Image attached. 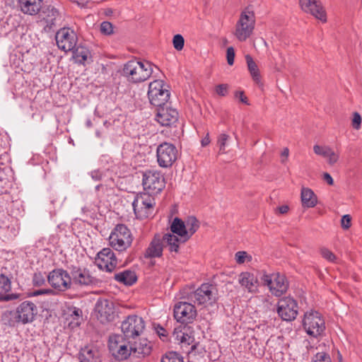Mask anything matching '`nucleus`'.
<instances>
[{
  "label": "nucleus",
  "mask_w": 362,
  "mask_h": 362,
  "mask_svg": "<svg viewBox=\"0 0 362 362\" xmlns=\"http://www.w3.org/2000/svg\"><path fill=\"white\" fill-rule=\"evenodd\" d=\"M153 73V65L148 62L131 60L122 69V75L127 81L139 83L146 81Z\"/></svg>",
  "instance_id": "f257e3e1"
},
{
  "label": "nucleus",
  "mask_w": 362,
  "mask_h": 362,
  "mask_svg": "<svg viewBox=\"0 0 362 362\" xmlns=\"http://www.w3.org/2000/svg\"><path fill=\"white\" fill-rule=\"evenodd\" d=\"M255 15L249 7L245 8L238 20L234 30V35L238 40L245 42L251 37L255 27Z\"/></svg>",
  "instance_id": "f03ea898"
},
{
  "label": "nucleus",
  "mask_w": 362,
  "mask_h": 362,
  "mask_svg": "<svg viewBox=\"0 0 362 362\" xmlns=\"http://www.w3.org/2000/svg\"><path fill=\"white\" fill-rule=\"evenodd\" d=\"M133 235L129 228L124 224H117L109 236V245L116 251H127L132 244Z\"/></svg>",
  "instance_id": "7ed1b4c3"
},
{
  "label": "nucleus",
  "mask_w": 362,
  "mask_h": 362,
  "mask_svg": "<svg viewBox=\"0 0 362 362\" xmlns=\"http://www.w3.org/2000/svg\"><path fill=\"white\" fill-rule=\"evenodd\" d=\"M148 98L151 105L163 106L170 99L169 86L161 79H156L148 85Z\"/></svg>",
  "instance_id": "20e7f679"
},
{
  "label": "nucleus",
  "mask_w": 362,
  "mask_h": 362,
  "mask_svg": "<svg viewBox=\"0 0 362 362\" xmlns=\"http://www.w3.org/2000/svg\"><path fill=\"white\" fill-rule=\"evenodd\" d=\"M188 300L197 305H212L217 300V290L212 284H203L189 294Z\"/></svg>",
  "instance_id": "39448f33"
},
{
  "label": "nucleus",
  "mask_w": 362,
  "mask_h": 362,
  "mask_svg": "<svg viewBox=\"0 0 362 362\" xmlns=\"http://www.w3.org/2000/svg\"><path fill=\"white\" fill-rule=\"evenodd\" d=\"M303 326L308 334L317 337L325 329V322L322 315L315 310H309L304 314Z\"/></svg>",
  "instance_id": "423d86ee"
},
{
  "label": "nucleus",
  "mask_w": 362,
  "mask_h": 362,
  "mask_svg": "<svg viewBox=\"0 0 362 362\" xmlns=\"http://www.w3.org/2000/svg\"><path fill=\"white\" fill-rule=\"evenodd\" d=\"M155 204L154 198L148 193L137 194L132 203L135 215L140 219L152 215Z\"/></svg>",
  "instance_id": "0eeeda50"
},
{
  "label": "nucleus",
  "mask_w": 362,
  "mask_h": 362,
  "mask_svg": "<svg viewBox=\"0 0 362 362\" xmlns=\"http://www.w3.org/2000/svg\"><path fill=\"white\" fill-rule=\"evenodd\" d=\"M124 338V334H112L109 337V350L118 360H125L131 356L130 345Z\"/></svg>",
  "instance_id": "6e6552de"
},
{
  "label": "nucleus",
  "mask_w": 362,
  "mask_h": 362,
  "mask_svg": "<svg viewBox=\"0 0 362 362\" xmlns=\"http://www.w3.org/2000/svg\"><path fill=\"white\" fill-rule=\"evenodd\" d=\"M145 327V322L141 317L129 315L122 321L121 330L126 338L134 339L143 333Z\"/></svg>",
  "instance_id": "1a4fd4ad"
},
{
  "label": "nucleus",
  "mask_w": 362,
  "mask_h": 362,
  "mask_svg": "<svg viewBox=\"0 0 362 362\" xmlns=\"http://www.w3.org/2000/svg\"><path fill=\"white\" fill-rule=\"evenodd\" d=\"M261 281L264 285L268 286L270 292L276 296H281L288 289V285L286 277L279 273L264 274L261 277Z\"/></svg>",
  "instance_id": "9d476101"
},
{
  "label": "nucleus",
  "mask_w": 362,
  "mask_h": 362,
  "mask_svg": "<svg viewBox=\"0 0 362 362\" xmlns=\"http://www.w3.org/2000/svg\"><path fill=\"white\" fill-rule=\"evenodd\" d=\"M143 186L146 193L158 194L165 187L164 177L158 171L148 170L144 174Z\"/></svg>",
  "instance_id": "9b49d317"
},
{
  "label": "nucleus",
  "mask_w": 362,
  "mask_h": 362,
  "mask_svg": "<svg viewBox=\"0 0 362 362\" xmlns=\"http://www.w3.org/2000/svg\"><path fill=\"white\" fill-rule=\"evenodd\" d=\"M157 161L162 168L170 167L177 158L176 147L168 142L160 144L156 150Z\"/></svg>",
  "instance_id": "f8f14e48"
},
{
  "label": "nucleus",
  "mask_w": 362,
  "mask_h": 362,
  "mask_svg": "<svg viewBox=\"0 0 362 362\" xmlns=\"http://www.w3.org/2000/svg\"><path fill=\"white\" fill-rule=\"evenodd\" d=\"M55 40L59 49L69 52L73 50L76 47L78 37L73 29L62 28L57 32Z\"/></svg>",
  "instance_id": "ddd939ff"
},
{
  "label": "nucleus",
  "mask_w": 362,
  "mask_h": 362,
  "mask_svg": "<svg viewBox=\"0 0 362 362\" xmlns=\"http://www.w3.org/2000/svg\"><path fill=\"white\" fill-rule=\"evenodd\" d=\"M95 313L101 323L112 322L116 317L114 303L107 299H100L97 301Z\"/></svg>",
  "instance_id": "4468645a"
},
{
  "label": "nucleus",
  "mask_w": 362,
  "mask_h": 362,
  "mask_svg": "<svg viewBox=\"0 0 362 362\" xmlns=\"http://www.w3.org/2000/svg\"><path fill=\"white\" fill-rule=\"evenodd\" d=\"M197 316L194 305L187 302H179L174 307V317L181 323L192 322Z\"/></svg>",
  "instance_id": "2eb2a0df"
},
{
  "label": "nucleus",
  "mask_w": 362,
  "mask_h": 362,
  "mask_svg": "<svg viewBox=\"0 0 362 362\" xmlns=\"http://www.w3.org/2000/svg\"><path fill=\"white\" fill-rule=\"evenodd\" d=\"M277 313L284 320H294L298 314L296 301L291 297L280 299L278 302Z\"/></svg>",
  "instance_id": "dca6fc26"
},
{
  "label": "nucleus",
  "mask_w": 362,
  "mask_h": 362,
  "mask_svg": "<svg viewBox=\"0 0 362 362\" xmlns=\"http://www.w3.org/2000/svg\"><path fill=\"white\" fill-rule=\"evenodd\" d=\"M37 314L36 305L30 301L25 300L21 303L16 308V319L23 324L32 322Z\"/></svg>",
  "instance_id": "f3484780"
},
{
  "label": "nucleus",
  "mask_w": 362,
  "mask_h": 362,
  "mask_svg": "<svg viewBox=\"0 0 362 362\" xmlns=\"http://www.w3.org/2000/svg\"><path fill=\"white\" fill-rule=\"evenodd\" d=\"M300 8L322 23L327 22V13L320 0H299Z\"/></svg>",
  "instance_id": "a211bd4d"
},
{
  "label": "nucleus",
  "mask_w": 362,
  "mask_h": 362,
  "mask_svg": "<svg viewBox=\"0 0 362 362\" xmlns=\"http://www.w3.org/2000/svg\"><path fill=\"white\" fill-rule=\"evenodd\" d=\"M49 284L55 289L65 291L71 284V278L68 272L63 269H54L47 276Z\"/></svg>",
  "instance_id": "6ab92c4d"
},
{
  "label": "nucleus",
  "mask_w": 362,
  "mask_h": 362,
  "mask_svg": "<svg viewBox=\"0 0 362 362\" xmlns=\"http://www.w3.org/2000/svg\"><path fill=\"white\" fill-rule=\"evenodd\" d=\"M117 259L114 252L109 247L100 250L95 258V264L104 271L111 272L117 266Z\"/></svg>",
  "instance_id": "aec40b11"
},
{
  "label": "nucleus",
  "mask_w": 362,
  "mask_h": 362,
  "mask_svg": "<svg viewBox=\"0 0 362 362\" xmlns=\"http://www.w3.org/2000/svg\"><path fill=\"white\" fill-rule=\"evenodd\" d=\"M314 153L325 159L327 163L333 166L336 165L340 158V153L339 151H335L331 146L327 145H318L313 146Z\"/></svg>",
  "instance_id": "412c9836"
},
{
  "label": "nucleus",
  "mask_w": 362,
  "mask_h": 362,
  "mask_svg": "<svg viewBox=\"0 0 362 362\" xmlns=\"http://www.w3.org/2000/svg\"><path fill=\"white\" fill-rule=\"evenodd\" d=\"M131 356L143 358L150 355L152 351L151 343L146 338L139 339L130 345Z\"/></svg>",
  "instance_id": "4be33fe9"
},
{
  "label": "nucleus",
  "mask_w": 362,
  "mask_h": 362,
  "mask_svg": "<svg viewBox=\"0 0 362 362\" xmlns=\"http://www.w3.org/2000/svg\"><path fill=\"white\" fill-rule=\"evenodd\" d=\"M178 112L175 109L170 107H159L158 109L156 119L162 126H170L177 122Z\"/></svg>",
  "instance_id": "5701e85b"
},
{
  "label": "nucleus",
  "mask_w": 362,
  "mask_h": 362,
  "mask_svg": "<svg viewBox=\"0 0 362 362\" xmlns=\"http://www.w3.org/2000/svg\"><path fill=\"white\" fill-rule=\"evenodd\" d=\"M164 245L161 235L156 234L146 250L144 256L146 258L160 257L163 255Z\"/></svg>",
  "instance_id": "b1692460"
},
{
  "label": "nucleus",
  "mask_w": 362,
  "mask_h": 362,
  "mask_svg": "<svg viewBox=\"0 0 362 362\" xmlns=\"http://www.w3.org/2000/svg\"><path fill=\"white\" fill-rule=\"evenodd\" d=\"M78 359L80 362H101L102 354L97 347L87 346L81 349Z\"/></svg>",
  "instance_id": "393cba45"
},
{
  "label": "nucleus",
  "mask_w": 362,
  "mask_h": 362,
  "mask_svg": "<svg viewBox=\"0 0 362 362\" xmlns=\"http://www.w3.org/2000/svg\"><path fill=\"white\" fill-rule=\"evenodd\" d=\"M238 283L250 293H255L258 290V280L256 276L250 272H242L238 275Z\"/></svg>",
  "instance_id": "a878e982"
},
{
  "label": "nucleus",
  "mask_w": 362,
  "mask_h": 362,
  "mask_svg": "<svg viewBox=\"0 0 362 362\" xmlns=\"http://www.w3.org/2000/svg\"><path fill=\"white\" fill-rule=\"evenodd\" d=\"M71 283L81 286L95 284L97 279L92 276L90 272L85 269H77L71 273Z\"/></svg>",
  "instance_id": "bb28decb"
},
{
  "label": "nucleus",
  "mask_w": 362,
  "mask_h": 362,
  "mask_svg": "<svg viewBox=\"0 0 362 362\" xmlns=\"http://www.w3.org/2000/svg\"><path fill=\"white\" fill-rule=\"evenodd\" d=\"M11 280L6 275L0 274V300L8 301L17 299L19 295L11 293Z\"/></svg>",
  "instance_id": "cd10ccee"
},
{
  "label": "nucleus",
  "mask_w": 362,
  "mask_h": 362,
  "mask_svg": "<svg viewBox=\"0 0 362 362\" xmlns=\"http://www.w3.org/2000/svg\"><path fill=\"white\" fill-rule=\"evenodd\" d=\"M43 0H19L21 11L27 15H36L42 8Z\"/></svg>",
  "instance_id": "c85d7f7f"
},
{
  "label": "nucleus",
  "mask_w": 362,
  "mask_h": 362,
  "mask_svg": "<svg viewBox=\"0 0 362 362\" xmlns=\"http://www.w3.org/2000/svg\"><path fill=\"white\" fill-rule=\"evenodd\" d=\"M161 238L164 246L165 245L168 247L170 252H178L180 245L185 243L182 241L180 237L177 236L173 233H166L161 236Z\"/></svg>",
  "instance_id": "c756f323"
},
{
  "label": "nucleus",
  "mask_w": 362,
  "mask_h": 362,
  "mask_svg": "<svg viewBox=\"0 0 362 362\" xmlns=\"http://www.w3.org/2000/svg\"><path fill=\"white\" fill-rule=\"evenodd\" d=\"M300 198L303 207L313 208L317 204V197L314 192L310 188H302Z\"/></svg>",
  "instance_id": "7c9ffc66"
},
{
  "label": "nucleus",
  "mask_w": 362,
  "mask_h": 362,
  "mask_svg": "<svg viewBox=\"0 0 362 362\" xmlns=\"http://www.w3.org/2000/svg\"><path fill=\"white\" fill-rule=\"evenodd\" d=\"M171 232L181 238L183 242H187L189 238L185 233L186 228L184 221L180 218H175L170 224Z\"/></svg>",
  "instance_id": "2f4dec72"
},
{
  "label": "nucleus",
  "mask_w": 362,
  "mask_h": 362,
  "mask_svg": "<svg viewBox=\"0 0 362 362\" xmlns=\"http://www.w3.org/2000/svg\"><path fill=\"white\" fill-rule=\"evenodd\" d=\"M115 279L116 281L122 283L124 285L131 286L136 281L137 276L134 272L125 270L122 272L116 274L115 275Z\"/></svg>",
  "instance_id": "473e14b6"
},
{
  "label": "nucleus",
  "mask_w": 362,
  "mask_h": 362,
  "mask_svg": "<svg viewBox=\"0 0 362 362\" xmlns=\"http://www.w3.org/2000/svg\"><path fill=\"white\" fill-rule=\"evenodd\" d=\"M73 57L76 63L84 64L90 59L91 55L87 47L80 45L74 51Z\"/></svg>",
  "instance_id": "72a5a7b5"
},
{
  "label": "nucleus",
  "mask_w": 362,
  "mask_h": 362,
  "mask_svg": "<svg viewBox=\"0 0 362 362\" xmlns=\"http://www.w3.org/2000/svg\"><path fill=\"white\" fill-rule=\"evenodd\" d=\"M245 61L247 63L248 71L254 80L257 83H261V76L259 70L256 62L253 60L252 57L250 54L245 55Z\"/></svg>",
  "instance_id": "f704fd0d"
},
{
  "label": "nucleus",
  "mask_w": 362,
  "mask_h": 362,
  "mask_svg": "<svg viewBox=\"0 0 362 362\" xmlns=\"http://www.w3.org/2000/svg\"><path fill=\"white\" fill-rule=\"evenodd\" d=\"M184 222L187 230L185 233L187 234V237L189 239L199 229L200 224L194 216L187 217Z\"/></svg>",
  "instance_id": "c9c22d12"
},
{
  "label": "nucleus",
  "mask_w": 362,
  "mask_h": 362,
  "mask_svg": "<svg viewBox=\"0 0 362 362\" xmlns=\"http://www.w3.org/2000/svg\"><path fill=\"white\" fill-rule=\"evenodd\" d=\"M173 337L175 340L182 344L189 345L194 340V339L187 333L178 329H175Z\"/></svg>",
  "instance_id": "e433bc0d"
},
{
  "label": "nucleus",
  "mask_w": 362,
  "mask_h": 362,
  "mask_svg": "<svg viewBox=\"0 0 362 362\" xmlns=\"http://www.w3.org/2000/svg\"><path fill=\"white\" fill-rule=\"evenodd\" d=\"M59 16V12L55 8L48 7L46 11V16L43 18L47 23V26L51 28L52 25H55Z\"/></svg>",
  "instance_id": "4c0bfd02"
},
{
  "label": "nucleus",
  "mask_w": 362,
  "mask_h": 362,
  "mask_svg": "<svg viewBox=\"0 0 362 362\" xmlns=\"http://www.w3.org/2000/svg\"><path fill=\"white\" fill-rule=\"evenodd\" d=\"M230 137L227 134H221L217 138V146H218V153H226V147L228 145V141Z\"/></svg>",
  "instance_id": "58836bf2"
},
{
  "label": "nucleus",
  "mask_w": 362,
  "mask_h": 362,
  "mask_svg": "<svg viewBox=\"0 0 362 362\" xmlns=\"http://www.w3.org/2000/svg\"><path fill=\"white\" fill-rule=\"evenodd\" d=\"M160 362H184L182 356L175 351H168L161 358Z\"/></svg>",
  "instance_id": "ea45409f"
},
{
  "label": "nucleus",
  "mask_w": 362,
  "mask_h": 362,
  "mask_svg": "<svg viewBox=\"0 0 362 362\" xmlns=\"http://www.w3.org/2000/svg\"><path fill=\"white\" fill-rule=\"evenodd\" d=\"M321 256L327 261L335 263L337 261V256L329 249L322 247L320 250Z\"/></svg>",
  "instance_id": "a19ab883"
},
{
  "label": "nucleus",
  "mask_w": 362,
  "mask_h": 362,
  "mask_svg": "<svg viewBox=\"0 0 362 362\" xmlns=\"http://www.w3.org/2000/svg\"><path fill=\"white\" fill-rule=\"evenodd\" d=\"M235 259L238 264H243L246 262H250L252 257L245 251H239L235 253Z\"/></svg>",
  "instance_id": "79ce46f5"
},
{
  "label": "nucleus",
  "mask_w": 362,
  "mask_h": 362,
  "mask_svg": "<svg viewBox=\"0 0 362 362\" xmlns=\"http://www.w3.org/2000/svg\"><path fill=\"white\" fill-rule=\"evenodd\" d=\"M204 349L199 344L192 345L190 351H188L190 358L195 357L198 354L200 357H203L205 354Z\"/></svg>",
  "instance_id": "37998d69"
},
{
  "label": "nucleus",
  "mask_w": 362,
  "mask_h": 362,
  "mask_svg": "<svg viewBox=\"0 0 362 362\" xmlns=\"http://www.w3.org/2000/svg\"><path fill=\"white\" fill-rule=\"evenodd\" d=\"M81 314L82 311L78 308H74V310L72 312V314L71 315V317L73 318V321L70 322V325L74 327L75 326H78L82 320L81 318Z\"/></svg>",
  "instance_id": "c03bdc74"
},
{
  "label": "nucleus",
  "mask_w": 362,
  "mask_h": 362,
  "mask_svg": "<svg viewBox=\"0 0 362 362\" xmlns=\"http://www.w3.org/2000/svg\"><path fill=\"white\" fill-rule=\"evenodd\" d=\"M173 45L177 51H181L185 45V39L180 34L174 35L173 38Z\"/></svg>",
  "instance_id": "a18cd8bd"
},
{
  "label": "nucleus",
  "mask_w": 362,
  "mask_h": 362,
  "mask_svg": "<svg viewBox=\"0 0 362 362\" xmlns=\"http://www.w3.org/2000/svg\"><path fill=\"white\" fill-rule=\"evenodd\" d=\"M311 362H332V361L329 354L325 352H319L314 356Z\"/></svg>",
  "instance_id": "49530a36"
},
{
  "label": "nucleus",
  "mask_w": 362,
  "mask_h": 362,
  "mask_svg": "<svg viewBox=\"0 0 362 362\" xmlns=\"http://www.w3.org/2000/svg\"><path fill=\"white\" fill-rule=\"evenodd\" d=\"M100 32L106 35H111L114 33L113 25L108 21H104L100 24Z\"/></svg>",
  "instance_id": "de8ad7c7"
},
{
  "label": "nucleus",
  "mask_w": 362,
  "mask_h": 362,
  "mask_svg": "<svg viewBox=\"0 0 362 362\" xmlns=\"http://www.w3.org/2000/svg\"><path fill=\"white\" fill-rule=\"evenodd\" d=\"M45 274L41 272L35 273L33 278V282L35 286H41L45 283L46 279Z\"/></svg>",
  "instance_id": "09e8293b"
},
{
  "label": "nucleus",
  "mask_w": 362,
  "mask_h": 362,
  "mask_svg": "<svg viewBox=\"0 0 362 362\" xmlns=\"http://www.w3.org/2000/svg\"><path fill=\"white\" fill-rule=\"evenodd\" d=\"M362 118L360 114L357 112H354L351 124L354 129L358 130L361 129Z\"/></svg>",
  "instance_id": "8fccbe9b"
},
{
  "label": "nucleus",
  "mask_w": 362,
  "mask_h": 362,
  "mask_svg": "<svg viewBox=\"0 0 362 362\" xmlns=\"http://www.w3.org/2000/svg\"><path fill=\"white\" fill-rule=\"evenodd\" d=\"M215 91L220 96H226L228 92V86L227 84H219L216 86Z\"/></svg>",
  "instance_id": "3c124183"
},
{
  "label": "nucleus",
  "mask_w": 362,
  "mask_h": 362,
  "mask_svg": "<svg viewBox=\"0 0 362 362\" xmlns=\"http://www.w3.org/2000/svg\"><path fill=\"white\" fill-rule=\"evenodd\" d=\"M351 225V217L349 214L344 215L341 219V228L344 230H348Z\"/></svg>",
  "instance_id": "603ef678"
},
{
  "label": "nucleus",
  "mask_w": 362,
  "mask_h": 362,
  "mask_svg": "<svg viewBox=\"0 0 362 362\" xmlns=\"http://www.w3.org/2000/svg\"><path fill=\"white\" fill-rule=\"evenodd\" d=\"M226 59L227 62L230 66H232L234 64L235 50L233 47H229L227 48Z\"/></svg>",
  "instance_id": "864d4df0"
},
{
  "label": "nucleus",
  "mask_w": 362,
  "mask_h": 362,
  "mask_svg": "<svg viewBox=\"0 0 362 362\" xmlns=\"http://www.w3.org/2000/svg\"><path fill=\"white\" fill-rule=\"evenodd\" d=\"M289 156V149L286 147L284 148L281 153V163H286L287 160H288V157Z\"/></svg>",
  "instance_id": "5fc2aeb1"
},
{
  "label": "nucleus",
  "mask_w": 362,
  "mask_h": 362,
  "mask_svg": "<svg viewBox=\"0 0 362 362\" xmlns=\"http://www.w3.org/2000/svg\"><path fill=\"white\" fill-rule=\"evenodd\" d=\"M288 206L287 205H282L275 209L276 214H286L288 211Z\"/></svg>",
  "instance_id": "6e6d98bb"
},
{
  "label": "nucleus",
  "mask_w": 362,
  "mask_h": 362,
  "mask_svg": "<svg viewBox=\"0 0 362 362\" xmlns=\"http://www.w3.org/2000/svg\"><path fill=\"white\" fill-rule=\"evenodd\" d=\"M54 291L52 289H40L33 292V296H37L42 294H52Z\"/></svg>",
  "instance_id": "4d7b16f0"
},
{
  "label": "nucleus",
  "mask_w": 362,
  "mask_h": 362,
  "mask_svg": "<svg viewBox=\"0 0 362 362\" xmlns=\"http://www.w3.org/2000/svg\"><path fill=\"white\" fill-rule=\"evenodd\" d=\"M322 179L325 182H326L329 185H334V180L328 173H324L322 175Z\"/></svg>",
  "instance_id": "13d9d810"
},
{
  "label": "nucleus",
  "mask_w": 362,
  "mask_h": 362,
  "mask_svg": "<svg viewBox=\"0 0 362 362\" xmlns=\"http://www.w3.org/2000/svg\"><path fill=\"white\" fill-rule=\"evenodd\" d=\"M235 96L239 98V100L245 103L248 104L247 103V98L245 95L243 91H239L235 93Z\"/></svg>",
  "instance_id": "bf43d9fd"
},
{
  "label": "nucleus",
  "mask_w": 362,
  "mask_h": 362,
  "mask_svg": "<svg viewBox=\"0 0 362 362\" xmlns=\"http://www.w3.org/2000/svg\"><path fill=\"white\" fill-rule=\"evenodd\" d=\"M210 138H209V134L207 133L206 136L202 139V146H206L209 144L210 143Z\"/></svg>",
  "instance_id": "052dcab7"
}]
</instances>
